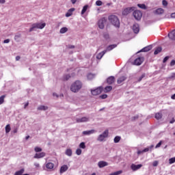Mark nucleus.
<instances>
[{"label": "nucleus", "instance_id": "1", "mask_svg": "<svg viewBox=\"0 0 175 175\" xmlns=\"http://www.w3.org/2000/svg\"><path fill=\"white\" fill-rule=\"evenodd\" d=\"M83 88V83L80 81H75L70 86V91L72 92H79Z\"/></svg>", "mask_w": 175, "mask_h": 175}, {"label": "nucleus", "instance_id": "2", "mask_svg": "<svg viewBox=\"0 0 175 175\" xmlns=\"http://www.w3.org/2000/svg\"><path fill=\"white\" fill-rule=\"evenodd\" d=\"M108 20L112 25H114V27H117L118 28L120 27V20L117 16L111 15L109 16Z\"/></svg>", "mask_w": 175, "mask_h": 175}, {"label": "nucleus", "instance_id": "3", "mask_svg": "<svg viewBox=\"0 0 175 175\" xmlns=\"http://www.w3.org/2000/svg\"><path fill=\"white\" fill-rule=\"evenodd\" d=\"M46 27V23H34L31 25V27L29 29V32H32L33 29H43Z\"/></svg>", "mask_w": 175, "mask_h": 175}, {"label": "nucleus", "instance_id": "4", "mask_svg": "<svg viewBox=\"0 0 175 175\" xmlns=\"http://www.w3.org/2000/svg\"><path fill=\"white\" fill-rule=\"evenodd\" d=\"M133 17L139 21V20H142V17L143 16V14L141 12L140 10H135L133 13Z\"/></svg>", "mask_w": 175, "mask_h": 175}, {"label": "nucleus", "instance_id": "5", "mask_svg": "<svg viewBox=\"0 0 175 175\" xmlns=\"http://www.w3.org/2000/svg\"><path fill=\"white\" fill-rule=\"evenodd\" d=\"M109 136V130H105L103 134H100L97 140L98 142H103V140H105V139H106V137H107Z\"/></svg>", "mask_w": 175, "mask_h": 175}, {"label": "nucleus", "instance_id": "6", "mask_svg": "<svg viewBox=\"0 0 175 175\" xmlns=\"http://www.w3.org/2000/svg\"><path fill=\"white\" fill-rule=\"evenodd\" d=\"M105 23H106L105 18H102L101 19H100L98 22V28H100V29H103V28H105Z\"/></svg>", "mask_w": 175, "mask_h": 175}, {"label": "nucleus", "instance_id": "7", "mask_svg": "<svg viewBox=\"0 0 175 175\" xmlns=\"http://www.w3.org/2000/svg\"><path fill=\"white\" fill-rule=\"evenodd\" d=\"M134 10H135L134 7L126 8L122 11V15L128 16V14H129V13H131V12H133Z\"/></svg>", "mask_w": 175, "mask_h": 175}, {"label": "nucleus", "instance_id": "8", "mask_svg": "<svg viewBox=\"0 0 175 175\" xmlns=\"http://www.w3.org/2000/svg\"><path fill=\"white\" fill-rule=\"evenodd\" d=\"M91 92L94 96L99 95L100 94H102V88H98L95 90H91Z\"/></svg>", "mask_w": 175, "mask_h": 175}, {"label": "nucleus", "instance_id": "9", "mask_svg": "<svg viewBox=\"0 0 175 175\" xmlns=\"http://www.w3.org/2000/svg\"><path fill=\"white\" fill-rule=\"evenodd\" d=\"M144 61V59L143 57H138L135 59L134 61V65L140 66L141 64H143V62Z\"/></svg>", "mask_w": 175, "mask_h": 175}, {"label": "nucleus", "instance_id": "10", "mask_svg": "<svg viewBox=\"0 0 175 175\" xmlns=\"http://www.w3.org/2000/svg\"><path fill=\"white\" fill-rule=\"evenodd\" d=\"M44 157H46V153L44 152H42L40 153H36L34 155L33 158L35 159H40V158H43Z\"/></svg>", "mask_w": 175, "mask_h": 175}, {"label": "nucleus", "instance_id": "11", "mask_svg": "<svg viewBox=\"0 0 175 175\" xmlns=\"http://www.w3.org/2000/svg\"><path fill=\"white\" fill-rule=\"evenodd\" d=\"M142 167H143V165L142 164H138V165L132 164L131 166L133 172H136V170H139V169H140Z\"/></svg>", "mask_w": 175, "mask_h": 175}, {"label": "nucleus", "instance_id": "12", "mask_svg": "<svg viewBox=\"0 0 175 175\" xmlns=\"http://www.w3.org/2000/svg\"><path fill=\"white\" fill-rule=\"evenodd\" d=\"M152 49V45H148L140 50L139 53H147Z\"/></svg>", "mask_w": 175, "mask_h": 175}, {"label": "nucleus", "instance_id": "13", "mask_svg": "<svg viewBox=\"0 0 175 175\" xmlns=\"http://www.w3.org/2000/svg\"><path fill=\"white\" fill-rule=\"evenodd\" d=\"M133 31L134 33H139V32L140 31L139 24L135 23L133 25Z\"/></svg>", "mask_w": 175, "mask_h": 175}, {"label": "nucleus", "instance_id": "14", "mask_svg": "<svg viewBox=\"0 0 175 175\" xmlns=\"http://www.w3.org/2000/svg\"><path fill=\"white\" fill-rule=\"evenodd\" d=\"M88 118L87 117H83L81 118H77V122H87L88 121Z\"/></svg>", "mask_w": 175, "mask_h": 175}, {"label": "nucleus", "instance_id": "15", "mask_svg": "<svg viewBox=\"0 0 175 175\" xmlns=\"http://www.w3.org/2000/svg\"><path fill=\"white\" fill-rule=\"evenodd\" d=\"M168 37L171 40H175V29L168 33Z\"/></svg>", "mask_w": 175, "mask_h": 175}, {"label": "nucleus", "instance_id": "16", "mask_svg": "<svg viewBox=\"0 0 175 175\" xmlns=\"http://www.w3.org/2000/svg\"><path fill=\"white\" fill-rule=\"evenodd\" d=\"M114 80H115L114 77L111 76V77L107 78V84H109V85L113 84V83H114Z\"/></svg>", "mask_w": 175, "mask_h": 175}, {"label": "nucleus", "instance_id": "17", "mask_svg": "<svg viewBox=\"0 0 175 175\" xmlns=\"http://www.w3.org/2000/svg\"><path fill=\"white\" fill-rule=\"evenodd\" d=\"M126 80V77L122 76L117 80L118 84H121V83H123V81H125Z\"/></svg>", "mask_w": 175, "mask_h": 175}, {"label": "nucleus", "instance_id": "18", "mask_svg": "<svg viewBox=\"0 0 175 175\" xmlns=\"http://www.w3.org/2000/svg\"><path fill=\"white\" fill-rule=\"evenodd\" d=\"M107 51H103L98 53L96 56L97 59H102V57L106 54Z\"/></svg>", "mask_w": 175, "mask_h": 175}, {"label": "nucleus", "instance_id": "19", "mask_svg": "<svg viewBox=\"0 0 175 175\" xmlns=\"http://www.w3.org/2000/svg\"><path fill=\"white\" fill-rule=\"evenodd\" d=\"M46 169H49V170H53V169H54V163H47L46 164Z\"/></svg>", "mask_w": 175, "mask_h": 175}, {"label": "nucleus", "instance_id": "20", "mask_svg": "<svg viewBox=\"0 0 175 175\" xmlns=\"http://www.w3.org/2000/svg\"><path fill=\"white\" fill-rule=\"evenodd\" d=\"M116 47H117V44H111L109 45L107 47V49L105 50V51H111V50H113V49H116Z\"/></svg>", "mask_w": 175, "mask_h": 175}, {"label": "nucleus", "instance_id": "21", "mask_svg": "<svg viewBox=\"0 0 175 175\" xmlns=\"http://www.w3.org/2000/svg\"><path fill=\"white\" fill-rule=\"evenodd\" d=\"M68 169H69L68 165H62L60 168V173H65V172H66V170H68Z\"/></svg>", "mask_w": 175, "mask_h": 175}, {"label": "nucleus", "instance_id": "22", "mask_svg": "<svg viewBox=\"0 0 175 175\" xmlns=\"http://www.w3.org/2000/svg\"><path fill=\"white\" fill-rule=\"evenodd\" d=\"M109 164L106 161H100L98 162V167L102 168L105 167V166H107Z\"/></svg>", "mask_w": 175, "mask_h": 175}, {"label": "nucleus", "instance_id": "23", "mask_svg": "<svg viewBox=\"0 0 175 175\" xmlns=\"http://www.w3.org/2000/svg\"><path fill=\"white\" fill-rule=\"evenodd\" d=\"M75 10V8H70L68 10V12L66 14V17H70L73 14V12Z\"/></svg>", "mask_w": 175, "mask_h": 175}, {"label": "nucleus", "instance_id": "24", "mask_svg": "<svg viewBox=\"0 0 175 175\" xmlns=\"http://www.w3.org/2000/svg\"><path fill=\"white\" fill-rule=\"evenodd\" d=\"M164 12H165V10L163 9H162V8H158L154 12V13L156 14H163Z\"/></svg>", "mask_w": 175, "mask_h": 175}, {"label": "nucleus", "instance_id": "25", "mask_svg": "<svg viewBox=\"0 0 175 175\" xmlns=\"http://www.w3.org/2000/svg\"><path fill=\"white\" fill-rule=\"evenodd\" d=\"M148 151H150V148H146L143 150H138L137 153V155H141V154H143L144 152H148Z\"/></svg>", "mask_w": 175, "mask_h": 175}, {"label": "nucleus", "instance_id": "26", "mask_svg": "<svg viewBox=\"0 0 175 175\" xmlns=\"http://www.w3.org/2000/svg\"><path fill=\"white\" fill-rule=\"evenodd\" d=\"M92 133H95V130L85 131L83 132V135H92Z\"/></svg>", "mask_w": 175, "mask_h": 175}, {"label": "nucleus", "instance_id": "27", "mask_svg": "<svg viewBox=\"0 0 175 175\" xmlns=\"http://www.w3.org/2000/svg\"><path fill=\"white\" fill-rule=\"evenodd\" d=\"M24 172H25V170L22 168L21 170L16 171L14 175H23Z\"/></svg>", "mask_w": 175, "mask_h": 175}, {"label": "nucleus", "instance_id": "28", "mask_svg": "<svg viewBox=\"0 0 175 175\" xmlns=\"http://www.w3.org/2000/svg\"><path fill=\"white\" fill-rule=\"evenodd\" d=\"M161 51H162V47L161 46L157 47L154 52V55H157V54H159Z\"/></svg>", "mask_w": 175, "mask_h": 175}, {"label": "nucleus", "instance_id": "29", "mask_svg": "<svg viewBox=\"0 0 175 175\" xmlns=\"http://www.w3.org/2000/svg\"><path fill=\"white\" fill-rule=\"evenodd\" d=\"M154 118H156V120H161L162 118V113H157L155 114Z\"/></svg>", "mask_w": 175, "mask_h": 175}, {"label": "nucleus", "instance_id": "30", "mask_svg": "<svg viewBox=\"0 0 175 175\" xmlns=\"http://www.w3.org/2000/svg\"><path fill=\"white\" fill-rule=\"evenodd\" d=\"M12 131V128L10 127V124H7L5 126V133H9Z\"/></svg>", "mask_w": 175, "mask_h": 175}, {"label": "nucleus", "instance_id": "31", "mask_svg": "<svg viewBox=\"0 0 175 175\" xmlns=\"http://www.w3.org/2000/svg\"><path fill=\"white\" fill-rule=\"evenodd\" d=\"M47 109H49V107L44 105H40L38 107V110H47Z\"/></svg>", "mask_w": 175, "mask_h": 175}, {"label": "nucleus", "instance_id": "32", "mask_svg": "<svg viewBox=\"0 0 175 175\" xmlns=\"http://www.w3.org/2000/svg\"><path fill=\"white\" fill-rule=\"evenodd\" d=\"M66 155H68V157H72V149H67L66 150Z\"/></svg>", "mask_w": 175, "mask_h": 175}, {"label": "nucleus", "instance_id": "33", "mask_svg": "<svg viewBox=\"0 0 175 175\" xmlns=\"http://www.w3.org/2000/svg\"><path fill=\"white\" fill-rule=\"evenodd\" d=\"M5 98H6L5 95L0 96V105H3V103L5 102Z\"/></svg>", "mask_w": 175, "mask_h": 175}, {"label": "nucleus", "instance_id": "34", "mask_svg": "<svg viewBox=\"0 0 175 175\" xmlns=\"http://www.w3.org/2000/svg\"><path fill=\"white\" fill-rule=\"evenodd\" d=\"M138 8H140V9H144V10H146L147 9V6L145 5V4H137Z\"/></svg>", "mask_w": 175, "mask_h": 175}, {"label": "nucleus", "instance_id": "35", "mask_svg": "<svg viewBox=\"0 0 175 175\" xmlns=\"http://www.w3.org/2000/svg\"><path fill=\"white\" fill-rule=\"evenodd\" d=\"M87 9H88V5H85L81 11V14H84V13H85L87 12Z\"/></svg>", "mask_w": 175, "mask_h": 175}, {"label": "nucleus", "instance_id": "36", "mask_svg": "<svg viewBox=\"0 0 175 175\" xmlns=\"http://www.w3.org/2000/svg\"><path fill=\"white\" fill-rule=\"evenodd\" d=\"M112 90H113V87L111 86H107L105 88V92H110V91H111Z\"/></svg>", "mask_w": 175, "mask_h": 175}, {"label": "nucleus", "instance_id": "37", "mask_svg": "<svg viewBox=\"0 0 175 175\" xmlns=\"http://www.w3.org/2000/svg\"><path fill=\"white\" fill-rule=\"evenodd\" d=\"M66 32H68V28L67 27H62L60 29V33H65Z\"/></svg>", "mask_w": 175, "mask_h": 175}, {"label": "nucleus", "instance_id": "38", "mask_svg": "<svg viewBox=\"0 0 175 175\" xmlns=\"http://www.w3.org/2000/svg\"><path fill=\"white\" fill-rule=\"evenodd\" d=\"M120 140H121V137L120 136H116L114 138V143H119Z\"/></svg>", "mask_w": 175, "mask_h": 175}, {"label": "nucleus", "instance_id": "39", "mask_svg": "<svg viewBox=\"0 0 175 175\" xmlns=\"http://www.w3.org/2000/svg\"><path fill=\"white\" fill-rule=\"evenodd\" d=\"M20 38H21V34H16L14 36V40H16V42H18V40L20 39Z\"/></svg>", "mask_w": 175, "mask_h": 175}, {"label": "nucleus", "instance_id": "40", "mask_svg": "<svg viewBox=\"0 0 175 175\" xmlns=\"http://www.w3.org/2000/svg\"><path fill=\"white\" fill-rule=\"evenodd\" d=\"M70 79V76L69 75H66L64 76L63 77V80L65 81H68Z\"/></svg>", "mask_w": 175, "mask_h": 175}, {"label": "nucleus", "instance_id": "41", "mask_svg": "<svg viewBox=\"0 0 175 175\" xmlns=\"http://www.w3.org/2000/svg\"><path fill=\"white\" fill-rule=\"evenodd\" d=\"M34 150L36 151V152H41L42 148L40 147L36 146Z\"/></svg>", "mask_w": 175, "mask_h": 175}, {"label": "nucleus", "instance_id": "42", "mask_svg": "<svg viewBox=\"0 0 175 175\" xmlns=\"http://www.w3.org/2000/svg\"><path fill=\"white\" fill-rule=\"evenodd\" d=\"M175 162V157H172L169 159V163L170 165H172V163H174Z\"/></svg>", "mask_w": 175, "mask_h": 175}, {"label": "nucleus", "instance_id": "43", "mask_svg": "<svg viewBox=\"0 0 175 175\" xmlns=\"http://www.w3.org/2000/svg\"><path fill=\"white\" fill-rule=\"evenodd\" d=\"M121 173H122V171L120 170V171H117L116 172L111 173L109 175H118V174H121Z\"/></svg>", "mask_w": 175, "mask_h": 175}, {"label": "nucleus", "instance_id": "44", "mask_svg": "<svg viewBox=\"0 0 175 175\" xmlns=\"http://www.w3.org/2000/svg\"><path fill=\"white\" fill-rule=\"evenodd\" d=\"M159 163V161H153V163H152V166H154V167H157V166H158Z\"/></svg>", "mask_w": 175, "mask_h": 175}, {"label": "nucleus", "instance_id": "45", "mask_svg": "<svg viewBox=\"0 0 175 175\" xmlns=\"http://www.w3.org/2000/svg\"><path fill=\"white\" fill-rule=\"evenodd\" d=\"M102 4H103L102 1L98 0L96 1V6H102Z\"/></svg>", "mask_w": 175, "mask_h": 175}, {"label": "nucleus", "instance_id": "46", "mask_svg": "<svg viewBox=\"0 0 175 175\" xmlns=\"http://www.w3.org/2000/svg\"><path fill=\"white\" fill-rule=\"evenodd\" d=\"M144 77H146V74H142L141 75V77H139L138 81H142V80H143V79H144Z\"/></svg>", "mask_w": 175, "mask_h": 175}, {"label": "nucleus", "instance_id": "47", "mask_svg": "<svg viewBox=\"0 0 175 175\" xmlns=\"http://www.w3.org/2000/svg\"><path fill=\"white\" fill-rule=\"evenodd\" d=\"M138 118H139V115H136L131 118V121H136V120H138Z\"/></svg>", "mask_w": 175, "mask_h": 175}, {"label": "nucleus", "instance_id": "48", "mask_svg": "<svg viewBox=\"0 0 175 175\" xmlns=\"http://www.w3.org/2000/svg\"><path fill=\"white\" fill-rule=\"evenodd\" d=\"M79 147L80 148H85V143L84 142H81L80 144H79Z\"/></svg>", "mask_w": 175, "mask_h": 175}, {"label": "nucleus", "instance_id": "49", "mask_svg": "<svg viewBox=\"0 0 175 175\" xmlns=\"http://www.w3.org/2000/svg\"><path fill=\"white\" fill-rule=\"evenodd\" d=\"M76 154L77 155H81V149L80 148L77 149Z\"/></svg>", "mask_w": 175, "mask_h": 175}, {"label": "nucleus", "instance_id": "50", "mask_svg": "<svg viewBox=\"0 0 175 175\" xmlns=\"http://www.w3.org/2000/svg\"><path fill=\"white\" fill-rule=\"evenodd\" d=\"M162 146V141H160L155 146V148H159Z\"/></svg>", "mask_w": 175, "mask_h": 175}, {"label": "nucleus", "instance_id": "51", "mask_svg": "<svg viewBox=\"0 0 175 175\" xmlns=\"http://www.w3.org/2000/svg\"><path fill=\"white\" fill-rule=\"evenodd\" d=\"M100 98L101 99H106V98H107V94H103V95L100 96Z\"/></svg>", "mask_w": 175, "mask_h": 175}, {"label": "nucleus", "instance_id": "52", "mask_svg": "<svg viewBox=\"0 0 175 175\" xmlns=\"http://www.w3.org/2000/svg\"><path fill=\"white\" fill-rule=\"evenodd\" d=\"M162 4L163 6H166L167 5V1L166 0H163Z\"/></svg>", "mask_w": 175, "mask_h": 175}, {"label": "nucleus", "instance_id": "53", "mask_svg": "<svg viewBox=\"0 0 175 175\" xmlns=\"http://www.w3.org/2000/svg\"><path fill=\"white\" fill-rule=\"evenodd\" d=\"M169 59V56H166L163 60V64H165V62H167V61Z\"/></svg>", "mask_w": 175, "mask_h": 175}, {"label": "nucleus", "instance_id": "54", "mask_svg": "<svg viewBox=\"0 0 175 175\" xmlns=\"http://www.w3.org/2000/svg\"><path fill=\"white\" fill-rule=\"evenodd\" d=\"M174 65H175V60L173 59L170 62V66H174Z\"/></svg>", "mask_w": 175, "mask_h": 175}, {"label": "nucleus", "instance_id": "55", "mask_svg": "<svg viewBox=\"0 0 175 175\" xmlns=\"http://www.w3.org/2000/svg\"><path fill=\"white\" fill-rule=\"evenodd\" d=\"M34 166L37 168L40 167V165L38 163H35Z\"/></svg>", "mask_w": 175, "mask_h": 175}, {"label": "nucleus", "instance_id": "56", "mask_svg": "<svg viewBox=\"0 0 175 175\" xmlns=\"http://www.w3.org/2000/svg\"><path fill=\"white\" fill-rule=\"evenodd\" d=\"M104 38H105V39H109V33L104 34Z\"/></svg>", "mask_w": 175, "mask_h": 175}, {"label": "nucleus", "instance_id": "57", "mask_svg": "<svg viewBox=\"0 0 175 175\" xmlns=\"http://www.w3.org/2000/svg\"><path fill=\"white\" fill-rule=\"evenodd\" d=\"M10 42V39H6L3 41V43H9Z\"/></svg>", "mask_w": 175, "mask_h": 175}, {"label": "nucleus", "instance_id": "58", "mask_svg": "<svg viewBox=\"0 0 175 175\" xmlns=\"http://www.w3.org/2000/svg\"><path fill=\"white\" fill-rule=\"evenodd\" d=\"M29 105V103H26L25 104V107H24V109H27V107H28V105Z\"/></svg>", "mask_w": 175, "mask_h": 175}, {"label": "nucleus", "instance_id": "59", "mask_svg": "<svg viewBox=\"0 0 175 175\" xmlns=\"http://www.w3.org/2000/svg\"><path fill=\"white\" fill-rule=\"evenodd\" d=\"M175 122L174 118H172V120L170 122V124H174Z\"/></svg>", "mask_w": 175, "mask_h": 175}, {"label": "nucleus", "instance_id": "60", "mask_svg": "<svg viewBox=\"0 0 175 175\" xmlns=\"http://www.w3.org/2000/svg\"><path fill=\"white\" fill-rule=\"evenodd\" d=\"M172 18H175V13L171 14Z\"/></svg>", "mask_w": 175, "mask_h": 175}, {"label": "nucleus", "instance_id": "61", "mask_svg": "<svg viewBox=\"0 0 175 175\" xmlns=\"http://www.w3.org/2000/svg\"><path fill=\"white\" fill-rule=\"evenodd\" d=\"M17 128H16V129H14V130H13V133H17Z\"/></svg>", "mask_w": 175, "mask_h": 175}, {"label": "nucleus", "instance_id": "62", "mask_svg": "<svg viewBox=\"0 0 175 175\" xmlns=\"http://www.w3.org/2000/svg\"><path fill=\"white\" fill-rule=\"evenodd\" d=\"M20 58H21L20 56H16V61H20Z\"/></svg>", "mask_w": 175, "mask_h": 175}, {"label": "nucleus", "instance_id": "63", "mask_svg": "<svg viewBox=\"0 0 175 175\" xmlns=\"http://www.w3.org/2000/svg\"><path fill=\"white\" fill-rule=\"evenodd\" d=\"M171 98H172V99H175V94H173V95L171 96Z\"/></svg>", "mask_w": 175, "mask_h": 175}, {"label": "nucleus", "instance_id": "64", "mask_svg": "<svg viewBox=\"0 0 175 175\" xmlns=\"http://www.w3.org/2000/svg\"><path fill=\"white\" fill-rule=\"evenodd\" d=\"M174 77H175V73L172 74V75L171 76L172 79H174Z\"/></svg>", "mask_w": 175, "mask_h": 175}]
</instances>
